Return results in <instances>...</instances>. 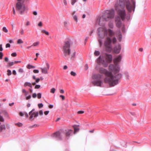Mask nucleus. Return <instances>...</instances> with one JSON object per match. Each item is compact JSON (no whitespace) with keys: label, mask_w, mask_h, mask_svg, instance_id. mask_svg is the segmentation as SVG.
<instances>
[{"label":"nucleus","mask_w":151,"mask_h":151,"mask_svg":"<svg viewBox=\"0 0 151 151\" xmlns=\"http://www.w3.org/2000/svg\"><path fill=\"white\" fill-rule=\"evenodd\" d=\"M3 49L2 47V45L1 44L0 45V51H3Z\"/></svg>","instance_id":"nucleus-58"},{"label":"nucleus","mask_w":151,"mask_h":151,"mask_svg":"<svg viewBox=\"0 0 151 151\" xmlns=\"http://www.w3.org/2000/svg\"><path fill=\"white\" fill-rule=\"evenodd\" d=\"M73 134V131L71 129H69L66 131L65 136L67 139H68Z\"/></svg>","instance_id":"nucleus-12"},{"label":"nucleus","mask_w":151,"mask_h":151,"mask_svg":"<svg viewBox=\"0 0 151 151\" xmlns=\"http://www.w3.org/2000/svg\"><path fill=\"white\" fill-rule=\"evenodd\" d=\"M61 131H57L52 134L51 136L52 137L56 139L57 140H61L62 139Z\"/></svg>","instance_id":"nucleus-10"},{"label":"nucleus","mask_w":151,"mask_h":151,"mask_svg":"<svg viewBox=\"0 0 151 151\" xmlns=\"http://www.w3.org/2000/svg\"><path fill=\"white\" fill-rule=\"evenodd\" d=\"M7 75L9 76L11 75L12 74V72L10 70H7Z\"/></svg>","instance_id":"nucleus-30"},{"label":"nucleus","mask_w":151,"mask_h":151,"mask_svg":"<svg viewBox=\"0 0 151 151\" xmlns=\"http://www.w3.org/2000/svg\"><path fill=\"white\" fill-rule=\"evenodd\" d=\"M39 113L38 111H35L33 112H32L31 115H29V119L30 120L32 119L33 118H36L38 116Z\"/></svg>","instance_id":"nucleus-14"},{"label":"nucleus","mask_w":151,"mask_h":151,"mask_svg":"<svg viewBox=\"0 0 151 151\" xmlns=\"http://www.w3.org/2000/svg\"><path fill=\"white\" fill-rule=\"evenodd\" d=\"M38 106L39 108H41L43 107V105L42 103H41L38 104Z\"/></svg>","instance_id":"nucleus-33"},{"label":"nucleus","mask_w":151,"mask_h":151,"mask_svg":"<svg viewBox=\"0 0 151 151\" xmlns=\"http://www.w3.org/2000/svg\"><path fill=\"white\" fill-rule=\"evenodd\" d=\"M40 87V85H36L35 86V88L38 89Z\"/></svg>","instance_id":"nucleus-43"},{"label":"nucleus","mask_w":151,"mask_h":151,"mask_svg":"<svg viewBox=\"0 0 151 151\" xmlns=\"http://www.w3.org/2000/svg\"><path fill=\"white\" fill-rule=\"evenodd\" d=\"M35 111V109H32V110L29 112V115H31V114H32V112H33Z\"/></svg>","instance_id":"nucleus-41"},{"label":"nucleus","mask_w":151,"mask_h":151,"mask_svg":"<svg viewBox=\"0 0 151 151\" xmlns=\"http://www.w3.org/2000/svg\"><path fill=\"white\" fill-rule=\"evenodd\" d=\"M17 53L16 52H14L11 55L13 57H15L17 56Z\"/></svg>","instance_id":"nucleus-49"},{"label":"nucleus","mask_w":151,"mask_h":151,"mask_svg":"<svg viewBox=\"0 0 151 151\" xmlns=\"http://www.w3.org/2000/svg\"><path fill=\"white\" fill-rule=\"evenodd\" d=\"M73 18L74 20H75L76 22L78 21V17L76 15H74L73 16Z\"/></svg>","instance_id":"nucleus-28"},{"label":"nucleus","mask_w":151,"mask_h":151,"mask_svg":"<svg viewBox=\"0 0 151 151\" xmlns=\"http://www.w3.org/2000/svg\"><path fill=\"white\" fill-rule=\"evenodd\" d=\"M17 43L18 44L23 43V41L21 39H19L18 40Z\"/></svg>","instance_id":"nucleus-29"},{"label":"nucleus","mask_w":151,"mask_h":151,"mask_svg":"<svg viewBox=\"0 0 151 151\" xmlns=\"http://www.w3.org/2000/svg\"><path fill=\"white\" fill-rule=\"evenodd\" d=\"M98 34L100 38H104L105 37L106 38L105 40L104 45L106 51L108 52H111L112 50V44H114L116 42V38L114 37L112 39L108 36V33L111 37L114 35V32L111 29H109L107 30L103 27H100L98 29Z\"/></svg>","instance_id":"nucleus-2"},{"label":"nucleus","mask_w":151,"mask_h":151,"mask_svg":"<svg viewBox=\"0 0 151 151\" xmlns=\"http://www.w3.org/2000/svg\"><path fill=\"white\" fill-rule=\"evenodd\" d=\"M3 55V53L1 52H0V59H2Z\"/></svg>","instance_id":"nucleus-47"},{"label":"nucleus","mask_w":151,"mask_h":151,"mask_svg":"<svg viewBox=\"0 0 151 151\" xmlns=\"http://www.w3.org/2000/svg\"><path fill=\"white\" fill-rule=\"evenodd\" d=\"M16 9L21 14H23L26 9L25 6L23 3L18 2L16 4Z\"/></svg>","instance_id":"nucleus-9"},{"label":"nucleus","mask_w":151,"mask_h":151,"mask_svg":"<svg viewBox=\"0 0 151 151\" xmlns=\"http://www.w3.org/2000/svg\"><path fill=\"white\" fill-rule=\"evenodd\" d=\"M39 27H41L42 26V23L41 22H40L38 24Z\"/></svg>","instance_id":"nucleus-54"},{"label":"nucleus","mask_w":151,"mask_h":151,"mask_svg":"<svg viewBox=\"0 0 151 151\" xmlns=\"http://www.w3.org/2000/svg\"><path fill=\"white\" fill-rule=\"evenodd\" d=\"M60 97L62 98V100H63L65 99V97L64 96L62 95H60Z\"/></svg>","instance_id":"nucleus-59"},{"label":"nucleus","mask_w":151,"mask_h":151,"mask_svg":"<svg viewBox=\"0 0 151 151\" xmlns=\"http://www.w3.org/2000/svg\"><path fill=\"white\" fill-rule=\"evenodd\" d=\"M100 54V52L98 51H95L94 52V54L96 56H98Z\"/></svg>","instance_id":"nucleus-27"},{"label":"nucleus","mask_w":151,"mask_h":151,"mask_svg":"<svg viewBox=\"0 0 151 151\" xmlns=\"http://www.w3.org/2000/svg\"><path fill=\"white\" fill-rule=\"evenodd\" d=\"M38 113L40 116H42L43 114V111L42 110H40L39 111V113Z\"/></svg>","instance_id":"nucleus-39"},{"label":"nucleus","mask_w":151,"mask_h":151,"mask_svg":"<svg viewBox=\"0 0 151 151\" xmlns=\"http://www.w3.org/2000/svg\"><path fill=\"white\" fill-rule=\"evenodd\" d=\"M98 42L100 45V46L101 47L102 45V41L101 39H98Z\"/></svg>","instance_id":"nucleus-26"},{"label":"nucleus","mask_w":151,"mask_h":151,"mask_svg":"<svg viewBox=\"0 0 151 151\" xmlns=\"http://www.w3.org/2000/svg\"><path fill=\"white\" fill-rule=\"evenodd\" d=\"M122 56L119 55L114 60V64H111L109 66V69L111 70L114 74L118 73L120 71V67L118 65L122 59Z\"/></svg>","instance_id":"nucleus-5"},{"label":"nucleus","mask_w":151,"mask_h":151,"mask_svg":"<svg viewBox=\"0 0 151 151\" xmlns=\"http://www.w3.org/2000/svg\"><path fill=\"white\" fill-rule=\"evenodd\" d=\"M42 94L41 93H38L37 94V98L39 99H40L41 97Z\"/></svg>","instance_id":"nucleus-37"},{"label":"nucleus","mask_w":151,"mask_h":151,"mask_svg":"<svg viewBox=\"0 0 151 151\" xmlns=\"http://www.w3.org/2000/svg\"><path fill=\"white\" fill-rule=\"evenodd\" d=\"M31 95H29L28 96H26V99L27 100H28L30 99H31Z\"/></svg>","instance_id":"nucleus-50"},{"label":"nucleus","mask_w":151,"mask_h":151,"mask_svg":"<svg viewBox=\"0 0 151 151\" xmlns=\"http://www.w3.org/2000/svg\"><path fill=\"white\" fill-rule=\"evenodd\" d=\"M42 32L45 33L46 35H49V33L48 31H46L44 29H42L41 31Z\"/></svg>","instance_id":"nucleus-23"},{"label":"nucleus","mask_w":151,"mask_h":151,"mask_svg":"<svg viewBox=\"0 0 151 151\" xmlns=\"http://www.w3.org/2000/svg\"><path fill=\"white\" fill-rule=\"evenodd\" d=\"M84 113V111H79L78 112V114H82Z\"/></svg>","instance_id":"nucleus-52"},{"label":"nucleus","mask_w":151,"mask_h":151,"mask_svg":"<svg viewBox=\"0 0 151 151\" xmlns=\"http://www.w3.org/2000/svg\"><path fill=\"white\" fill-rule=\"evenodd\" d=\"M30 24V22L29 21H27L26 24V26H28Z\"/></svg>","instance_id":"nucleus-60"},{"label":"nucleus","mask_w":151,"mask_h":151,"mask_svg":"<svg viewBox=\"0 0 151 151\" xmlns=\"http://www.w3.org/2000/svg\"><path fill=\"white\" fill-rule=\"evenodd\" d=\"M24 112L25 111H24L23 112H20L19 113V115L22 116H24Z\"/></svg>","instance_id":"nucleus-40"},{"label":"nucleus","mask_w":151,"mask_h":151,"mask_svg":"<svg viewBox=\"0 0 151 151\" xmlns=\"http://www.w3.org/2000/svg\"><path fill=\"white\" fill-rule=\"evenodd\" d=\"M119 33V37L120 38L119 41H121L122 40V33L120 31H118Z\"/></svg>","instance_id":"nucleus-18"},{"label":"nucleus","mask_w":151,"mask_h":151,"mask_svg":"<svg viewBox=\"0 0 151 151\" xmlns=\"http://www.w3.org/2000/svg\"><path fill=\"white\" fill-rule=\"evenodd\" d=\"M70 74L71 75L73 76H75L76 75V73L74 72L73 71H72L71 72Z\"/></svg>","instance_id":"nucleus-35"},{"label":"nucleus","mask_w":151,"mask_h":151,"mask_svg":"<svg viewBox=\"0 0 151 151\" xmlns=\"http://www.w3.org/2000/svg\"><path fill=\"white\" fill-rule=\"evenodd\" d=\"M19 72L21 73H22L23 72V70L22 68H20L19 70Z\"/></svg>","instance_id":"nucleus-46"},{"label":"nucleus","mask_w":151,"mask_h":151,"mask_svg":"<svg viewBox=\"0 0 151 151\" xmlns=\"http://www.w3.org/2000/svg\"><path fill=\"white\" fill-rule=\"evenodd\" d=\"M33 72L35 73H38L39 70H34L33 71Z\"/></svg>","instance_id":"nucleus-48"},{"label":"nucleus","mask_w":151,"mask_h":151,"mask_svg":"<svg viewBox=\"0 0 151 151\" xmlns=\"http://www.w3.org/2000/svg\"><path fill=\"white\" fill-rule=\"evenodd\" d=\"M22 92L23 93H27V92L26 91V90L25 89H23L22 90Z\"/></svg>","instance_id":"nucleus-62"},{"label":"nucleus","mask_w":151,"mask_h":151,"mask_svg":"<svg viewBox=\"0 0 151 151\" xmlns=\"http://www.w3.org/2000/svg\"><path fill=\"white\" fill-rule=\"evenodd\" d=\"M16 124L19 127L22 126L23 125L22 123H20V122H18Z\"/></svg>","instance_id":"nucleus-42"},{"label":"nucleus","mask_w":151,"mask_h":151,"mask_svg":"<svg viewBox=\"0 0 151 151\" xmlns=\"http://www.w3.org/2000/svg\"><path fill=\"white\" fill-rule=\"evenodd\" d=\"M77 0H72L71 4L72 5H74L75 3L76 2Z\"/></svg>","instance_id":"nucleus-36"},{"label":"nucleus","mask_w":151,"mask_h":151,"mask_svg":"<svg viewBox=\"0 0 151 151\" xmlns=\"http://www.w3.org/2000/svg\"><path fill=\"white\" fill-rule=\"evenodd\" d=\"M63 2L65 6H67V3L66 0H63Z\"/></svg>","instance_id":"nucleus-38"},{"label":"nucleus","mask_w":151,"mask_h":151,"mask_svg":"<svg viewBox=\"0 0 151 151\" xmlns=\"http://www.w3.org/2000/svg\"><path fill=\"white\" fill-rule=\"evenodd\" d=\"M32 96L33 98H35L37 96V94L36 93H34L32 94Z\"/></svg>","instance_id":"nucleus-53"},{"label":"nucleus","mask_w":151,"mask_h":151,"mask_svg":"<svg viewBox=\"0 0 151 151\" xmlns=\"http://www.w3.org/2000/svg\"><path fill=\"white\" fill-rule=\"evenodd\" d=\"M12 73L14 75H16L17 74L16 70H13L12 71Z\"/></svg>","instance_id":"nucleus-61"},{"label":"nucleus","mask_w":151,"mask_h":151,"mask_svg":"<svg viewBox=\"0 0 151 151\" xmlns=\"http://www.w3.org/2000/svg\"><path fill=\"white\" fill-rule=\"evenodd\" d=\"M55 88H53L51 89L50 92L51 93H55Z\"/></svg>","instance_id":"nucleus-32"},{"label":"nucleus","mask_w":151,"mask_h":151,"mask_svg":"<svg viewBox=\"0 0 151 151\" xmlns=\"http://www.w3.org/2000/svg\"><path fill=\"white\" fill-rule=\"evenodd\" d=\"M49 112V111H46L44 112V113L45 115H47L48 114Z\"/></svg>","instance_id":"nucleus-57"},{"label":"nucleus","mask_w":151,"mask_h":151,"mask_svg":"<svg viewBox=\"0 0 151 151\" xmlns=\"http://www.w3.org/2000/svg\"><path fill=\"white\" fill-rule=\"evenodd\" d=\"M118 15L119 16H117L115 18V21L116 22H121V19L122 20L121 17L119 15Z\"/></svg>","instance_id":"nucleus-17"},{"label":"nucleus","mask_w":151,"mask_h":151,"mask_svg":"<svg viewBox=\"0 0 151 151\" xmlns=\"http://www.w3.org/2000/svg\"><path fill=\"white\" fill-rule=\"evenodd\" d=\"M27 68L29 69H30L31 68H35V67L33 65H32L29 64H28L27 66Z\"/></svg>","instance_id":"nucleus-20"},{"label":"nucleus","mask_w":151,"mask_h":151,"mask_svg":"<svg viewBox=\"0 0 151 151\" xmlns=\"http://www.w3.org/2000/svg\"><path fill=\"white\" fill-rule=\"evenodd\" d=\"M46 64L47 67V68H40V69L41 70L42 72L44 74H47L48 73V70L50 68V65L48 63L46 62Z\"/></svg>","instance_id":"nucleus-11"},{"label":"nucleus","mask_w":151,"mask_h":151,"mask_svg":"<svg viewBox=\"0 0 151 151\" xmlns=\"http://www.w3.org/2000/svg\"><path fill=\"white\" fill-rule=\"evenodd\" d=\"M125 75L126 78L128 79H129V76L128 74V73L127 72H125Z\"/></svg>","instance_id":"nucleus-31"},{"label":"nucleus","mask_w":151,"mask_h":151,"mask_svg":"<svg viewBox=\"0 0 151 151\" xmlns=\"http://www.w3.org/2000/svg\"><path fill=\"white\" fill-rule=\"evenodd\" d=\"M13 14L14 15L15 14V11L14 9V7H13Z\"/></svg>","instance_id":"nucleus-63"},{"label":"nucleus","mask_w":151,"mask_h":151,"mask_svg":"<svg viewBox=\"0 0 151 151\" xmlns=\"http://www.w3.org/2000/svg\"><path fill=\"white\" fill-rule=\"evenodd\" d=\"M76 52H74L73 54H72L71 55V59L72 60H73L76 56Z\"/></svg>","instance_id":"nucleus-19"},{"label":"nucleus","mask_w":151,"mask_h":151,"mask_svg":"<svg viewBox=\"0 0 151 151\" xmlns=\"http://www.w3.org/2000/svg\"><path fill=\"white\" fill-rule=\"evenodd\" d=\"M4 60L5 61L8 62V61L9 59L8 58L6 57L5 58Z\"/></svg>","instance_id":"nucleus-64"},{"label":"nucleus","mask_w":151,"mask_h":151,"mask_svg":"<svg viewBox=\"0 0 151 151\" xmlns=\"http://www.w3.org/2000/svg\"><path fill=\"white\" fill-rule=\"evenodd\" d=\"M24 115L25 116L26 118H28L29 117V115L27 114V112H24Z\"/></svg>","instance_id":"nucleus-44"},{"label":"nucleus","mask_w":151,"mask_h":151,"mask_svg":"<svg viewBox=\"0 0 151 151\" xmlns=\"http://www.w3.org/2000/svg\"><path fill=\"white\" fill-rule=\"evenodd\" d=\"M3 31L5 32H8V29L5 27H4L3 28Z\"/></svg>","instance_id":"nucleus-34"},{"label":"nucleus","mask_w":151,"mask_h":151,"mask_svg":"<svg viewBox=\"0 0 151 151\" xmlns=\"http://www.w3.org/2000/svg\"><path fill=\"white\" fill-rule=\"evenodd\" d=\"M24 87H26L28 86L29 87L32 88V85L31 83L30 82H25L24 84Z\"/></svg>","instance_id":"nucleus-16"},{"label":"nucleus","mask_w":151,"mask_h":151,"mask_svg":"<svg viewBox=\"0 0 151 151\" xmlns=\"http://www.w3.org/2000/svg\"><path fill=\"white\" fill-rule=\"evenodd\" d=\"M104 78L102 74H93L92 76V78L93 80L92 81V83L95 86L101 87L103 84V79Z\"/></svg>","instance_id":"nucleus-6"},{"label":"nucleus","mask_w":151,"mask_h":151,"mask_svg":"<svg viewBox=\"0 0 151 151\" xmlns=\"http://www.w3.org/2000/svg\"><path fill=\"white\" fill-rule=\"evenodd\" d=\"M40 44V42L39 41L34 43L32 45V46L36 47L37 46Z\"/></svg>","instance_id":"nucleus-22"},{"label":"nucleus","mask_w":151,"mask_h":151,"mask_svg":"<svg viewBox=\"0 0 151 151\" xmlns=\"http://www.w3.org/2000/svg\"><path fill=\"white\" fill-rule=\"evenodd\" d=\"M115 5V9L118 14L121 17L122 20L125 19L126 15V11L124 9L125 6L127 10L129 13L135 11L136 6V0H119Z\"/></svg>","instance_id":"nucleus-1"},{"label":"nucleus","mask_w":151,"mask_h":151,"mask_svg":"<svg viewBox=\"0 0 151 151\" xmlns=\"http://www.w3.org/2000/svg\"><path fill=\"white\" fill-rule=\"evenodd\" d=\"M99 72L105 75L106 77L104 78L105 82L109 83L110 86H114L119 83V80L122 76L121 74L119 73L114 74V76L111 72H109L102 68L99 69Z\"/></svg>","instance_id":"nucleus-3"},{"label":"nucleus","mask_w":151,"mask_h":151,"mask_svg":"<svg viewBox=\"0 0 151 151\" xmlns=\"http://www.w3.org/2000/svg\"><path fill=\"white\" fill-rule=\"evenodd\" d=\"M10 46V45L9 43H7L6 45V48L9 47Z\"/></svg>","instance_id":"nucleus-56"},{"label":"nucleus","mask_w":151,"mask_h":151,"mask_svg":"<svg viewBox=\"0 0 151 151\" xmlns=\"http://www.w3.org/2000/svg\"><path fill=\"white\" fill-rule=\"evenodd\" d=\"M121 50V47L120 45H118L116 46L114 48V52L117 54L119 53Z\"/></svg>","instance_id":"nucleus-13"},{"label":"nucleus","mask_w":151,"mask_h":151,"mask_svg":"<svg viewBox=\"0 0 151 151\" xmlns=\"http://www.w3.org/2000/svg\"><path fill=\"white\" fill-rule=\"evenodd\" d=\"M126 19L127 20H129L130 19V16L129 14L127 15L126 16Z\"/></svg>","instance_id":"nucleus-45"},{"label":"nucleus","mask_w":151,"mask_h":151,"mask_svg":"<svg viewBox=\"0 0 151 151\" xmlns=\"http://www.w3.org/2000/svg\"><path fill=\"white\" fill-rule=\"evenodd\" d=\"M108 26L111 29L113 28L114 27V24L113 23L111 22L109 23Z\"/></svg>","instance_id":"nucleus-21"},{"label":"nucleus","mask_w":151,"mask_h":151,"mask_svg":"<svg viewBox=\"0 0 151 151\" xmlns=\"http://www.w3.org/2000/svg\"><path fill=\"white\" fill-rule=\"evenodd\" d=\"M14 64V62H10L8 63V64L7 65V67L8 68H9L10 66H12Z\"/></svg>","instance_id":"nucleus-24"},{"label":"nucleus","mask_w":151,"mask_h":151,"mask_svg":"<svg viewBox=\"0 0 151 151\" xmlns=\"http://www.w3.org/2000/svg\"><path fill=\"white\" fill-rule=\"evenodd\" d=\"M73 44V42L70 40L65 41L63 43V49L64 56L66 57L70 53V47Z\"/></svg>","instance_id":"nucleus-8"},{"label":"nucleus","mask_w":151,"mask_h":151,"mask_svg":"<svg viewBox=\"0 0 151 151\" xmlns=\"http://www.w3.org/2000/svg\"><path fill=\"white\" fill-rule=\"evenodd\" d=\"M105 61L103 58H101V56H99L98 58L97 63L99 64H101L105 67H106L108 65L109 63L111 62L112 60V55L111 54L107 53H105Z\"/></svg>","instance_id":"nucleus-7"},{"label":"nucleus","mask_w":151,"mask_h":151,"mask_svg":"<svg viewBox=\"0 0 151 151\" xmlns=\"http://www.w3.org/2000/svg\"><path fill=\"white\" fill-rule=\"evenodd\" d=\"M79 125H75L73 126V128L74 130V132L73 131L74 134H75L76 132L79 131Z\"/></svg>","instance_id":"nucleus-15"},{"label":"nucleus","mask_w":151,"mask_h":151,"mask_svg":"<svg viewBox=\"0 0 151 151\" xmlns=\"http://www.w3.org/2000/svg\"><path fill=\"white\" fill-rule=\"evenodd\" d=\"M114 9L106 10L102 16L100 17L99 24L101 26H104L105 22L108 21L114 18Z\"/></svg>","instance_id":"nucleus-4"},{"label":"nucleus","mask_w":151,"mask_h":151,"mask_svg":"<svg viewBox=\"0 0 151 151\" xmlns=\"http://www.w3.org/2000/svg\"><path fill=\"white\" fill-rule=\"evenodd\" d=\"M40 80V79L39 78H37L35 79V82L37 83H38L39 82V81Z\"/></svg>","instance_id":"nucleus-55"},{"label":"nucleus","mask_w":151,"mask_h":151,"mask_svg":"<svg viewBox=\"0 0 151 151\" xmlns=\"http://www.w3.org/2000/svg\"><path fill=\"white\" fill-rule=\"evenodd\" d=\"M116 22V26L118 28H119L121 27L122 24L121 22Z\"/></svg>","instance_id":"nucleus-25"},{"label":"nucleus","mask_w":151,"mask_h":151,"mask_svg":"<svg viewBox=\"0 0 151 151\" xmlns=\"http://www.w3.org/2000/svg\"><path fill=\"white\" fill-rule=\"evenodd\" d=\"M33 14L34 15H37V12L36 11H34L33 12Z\"/></svg>","instance_id":"nucleus-51"}]
</instances>
